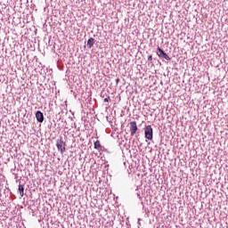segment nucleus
Instances as JSON below:
<instances>
[{
    "label": "nucleus",
    "instance_id": "7",
    "mask_svg": "<svg viewBox=\"0 0 228 228\" xmlns=\"http://www.w3.org/2000/svg\"><path fill=\"white\" fill-rule=\"evenodd\" d=\"M18 191H19L20 197H24V185L23 184H19Z\"/></svg>",
    "mask_w": 228,
    "mask_h": 228
},
{
    "label": "nucleus",
    "instance_id": "4",
    "mask_svg": "<svg viewBox=\"0 0 228 228\" xmlns=\"http://www.w3.org/2000/svg\"><path fill=\"white\" fill-rule=\"evenodd\" d=\"M136 131H138V126L136 125V121L130 122V134L131 136H134L136 134Z\"/></svg>",
    "mask_w": 228,
    "mask_h": 228
},
{
    "label": "nucleus",
    "instance_id": "1",
    "mask_svg": "<svg viewBox=\"0 0 228 228\" xmlns=\"http://www.w3.org/2000/svg\"><path fill=\"white\" fill-rule=\"evenodd\" d=\"M56 147L61 154H63L65 151H67V149L65 148L67 147V143L65 142V141H63V137H60V139H57Z\"/></svg>",
    "mask_w": 228,
    "mask_h": 228
},
{
    "label": "nucleus",
    "instance_id": "10",
    "mask_svg": "<svg viewBox=\"0 0 228 228\" xmlns=\"http://www.w3.org/2000/svg\"><path fill=\"white\" fill-rule=\"evenodd\" d=\"M104 102H110V96H108L107 98H104Z\"/></svg>",
    "mask_w": 228,
    "mask_h": 228
},
{
    "label": "nucleus",
    "instance_id": "5",
    "mask_svg": "<svg viewBox=\"0 0 228 228\" xmlns=\"http://www.w3.org/2000/svg\"><path fill=\"white\" fill-rule=\"evenodd\" d=\"M36 118H37V122L42 124V122H44V113L40 110H37L36 112Z\"/></svg>",
    "mask_w": 228,
    "mask_h": 228
},
{
    "label": "nucleus",
    "instance_id": "9",
    "mask_svg": "<svg viewBox=\"0 0 228 228\" xmlns=\"http://www.w3.org/2000/svg\"><path fill=\"white\" fill-rule=\"evenodd\" d=\"M148 61H151V63H152V55L148 56Z\"/></svg>",
    "mask_w": 228,
    "mask_h": 228
},
{
    "label": "nucleus",
    "instance_id": "6",
    "mask_svg": "<svg viewBox=\"0 0 228 228\" xmlns=\"http://www.w3.org/2000/svg\"><path fill=\"white\" fill-rule=\"evenodd\" d=\"M94 44H95V39L94 37H90L87 40V47H88V49H92V47H94Z\"/></svg>",
    "mask_w": 228,
    "mask_h": 228
},
{
    "label": "nucleus",
    "instance_id": "8",
    "mask_svg": "<svg viewBox=\"0 0 228 228\" xmlns=\"http://www.w3.org/2000/svg\"><path fill=\"white\" fill-rule=\"evenodd\" d=\"M102 145H101V142L99 140H97L95 142H94V149H96V151H101L102 149Z\"/></svg>",
    "mask_w": 228,
    "mask_h": 228
},
{
    "label": "nucleus",
    "instance_id": "2",
    "mask_svg": "<svg viewBox=\"0 0 228 228\" xmlns=\"http://www.w3.org/2000/svg\"><path fill=\"white\" fill-rule=\"evenodd\" d=\"M144 136L146 140L152 141L154 138V131L151 125H148L144 127Z\"/></svg>",
    "mask_w": 228,
    "mask_h": 228
},
{
    "label": "nucleus",
    "instance_id": "11",
    "mask_svg": "<svg viewBox=\"0 0 228 228\" xmlns=\"http://www.w3.org/2000/svg\"><path fill=\"white\" fill-rule=\"evenodd\" d=\"M116 83H117V85H118V83H120V78H117Z\"/></svg>",
    "mask_w": 228,
    "mask_h": 228
},
{
    "label": "nucleus",
    "instance_id": "3",
    "mask_svg": "<svg viewBox=\"0 0 228 228\" xmlns=\"http://www.w3.org/2000/svg\"><path fill=\"white\" fill-rule=\"evenodd\" d=\"M157 56H159V58H163L167 61H170V60H172L170 56H168V54H167V53H165V51H163V49H161V47L159 46H158L157 48Z\"/></svg>",
    "mask_w": 228,
    "mask_h": 228
}]
</instances>
